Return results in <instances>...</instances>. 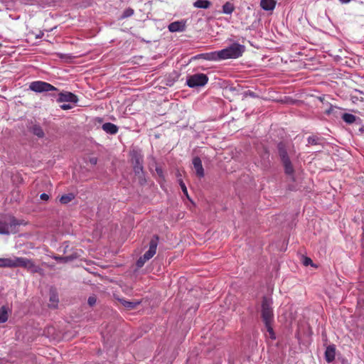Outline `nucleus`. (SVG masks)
Masks as SVG:
<instances>
[{
    "label": "nucleus",
    "instance_id": "35",
    "mask_svg": "<svg viewBox=\"0 0 364 364\" xmlns=\"http://www.w3.org/2000/svg\"><path fill=\"white\" fill-rule=\"evenodd\" d=\"M311 259L310 258H308V257H306L305 258V260H304V264L305 265H309V264L311 263Z\"/></svg>",
    "mask_w": 364,
    "mask_h": 364
},
{
    "label": "nucleus",
    "instance_id": "40",
    "mask_svg": "<svg viewBox=\"0 0 364 364\" xmlns=\"http://www.w3.org/2000/svg\"><path fill=\"white\" fill-rule=\"evenodd\" d=\"M363 133L364 134V132Z\"/></svg>",
    "mask_w": 364,
    "mask_h": 364
},
{
    "label": "nucleus",
    "instance_id": "31",
    "mask_svg": "<svg viewBox=\"0 0 364 364\" xmlns=\"http://www.w3.org/2000/svg\"><path fill=\"white\" fill-rule=\"evenodd\" d=\"M60 108L63 110H67L73 108V106L70 104H63L60 105Z\"/></svg>",
    "mask_w": 364,
    "mask_h": 364
},
{
    "label": "nucleus",
    "instance_id": "26",
    "mask_svg": "<svg viewBox=\"0 0 364 364\" xmlns=\"http://www.w3.org/2000/svg\"><path fill=\"white\" fill-rule=\"evenodd\" d=\"M32 132L39 138L44 136V132L39 125H33L32 127Z\"/></svg>",
    "mask_w": 364,
    "mask_h": 364
},
{
    "label": "nucleus",
    "instance_id": "19",
    "mask_svg": "<svg viewBox=\"0 0 364 364\" xmlns=\"http://www.w3.org/2000/svg\"><path fill=\"white\" fill-rule=\"evenodd\" d=\"M211 5V2L208 0H196L193 3V6L198 9H208Z\"/></svg>",
    "mask_w": 364,
    "mask_h": 364
},
{
    "label": "nucleus",
    "instance_id": "27",
    "mask_svg": "<svg viewBox=\"0 0 364 364\" xmlns=\"http://www.w3.org/2000/svg\"><path fill=\"white\" fill-rule=\"evenodd\" d=\"M134 11L132 8L126 9L122 14V18H128L132 16L134 14Z\"/></svg>",
    "mask_w": 364,
    "mask_h": 364
},
{
    "label": "nucleus",
    "instance_id": "32",
    "mask_svg": "<svg viewBox=\"0 0 364 364\" xmlns=\"http://www.w3.org/2000/svg\"><path fill=\"white\" fill-rule=\"evenodd\" d=\"M55 259L56 260H60V261H62V262H67L70 260V257H55Z\"/></svg>",
    "mask_w": 364,
    "mask_h": 364
},
{
    "label": "nucleus",
    "instance_id": "39",
    "mask_svg": "<svg viewBox=\"0 0 364 364\" xmlns=\"http://www.w3.org/2000/svg\"><path fill=\"white\" fill-rule=\"evenodd\" d=\"M156 171L158 172V173H159V175H161V173H162L161 170V169H159V168H156Z\"/></svg>",
    "mask_w": 364,
    "mask_h": 364
},
{
    "label": "nucleus",
    "instance_id": "2",
    "mask_svg": "<svg viewBox=\"0 0 364 364\" xmlns=\"http://www.w3.org/2000/svg\"><path fill=\"white\" fill-rule=\"evenodd\" d=\"M272 299L264 296L262 297L260 305V316L263 323L274 321V310L272 307Z\"/></svg>",
    "mask_w": 364,
    "mask_h": 364
},
{
    "label": "nucleus",
    "instance_id": "3",
    "mask_svg": "<svg viewBox=\"0 0 364 364\" xmlns=\"http://www.w3.org/2000/svg\"><path fill=\"white\" fill-rule=\"evenodd\" d=\"M245 51V47L239 43H234L230 46L220 50L221 60L237 58Z\"/></svg>",
    "mask_w": 364,
    "mask_h": 364
},
{
    "label": "nucleus",
    "instance_id": "37",
    "mask_svg": "<svg viewBox=\"0 0 364 364\" xmlns=\"http://www.w3.org/2000/svg\"><path fill=\"white\" fill-rule=\"evenodd\" d=\"M343 4H347L350 1V0H339Z\"/></svg>",
    "mask_w": 364,
    "mask_h": 364
},
{
    "label": "nucleus",
    "instance_id": "20",
    "mask_svg": "<svg viewBox=\"0 0 364 364\" xmlns=\"http://www.w3.org/2000/svg\"><path fill=\"white\" fill-rule=\"evenodd\" d=\"M235 11V6L230 1H227L225 4L223 6V11L222 12L225 14H232V12Z\"/></svg>",
    "mask_w": 364,
    "mask_h": 364
},
{
    "label": "nucleus",
    "instance_id": "29",
    "mask_svg": "<svg viewBox=\"0 0 364 364\" xmlns=\"http://www.w3.org/2000/svg\"><path fill=\"white\" fill-rule=\"evenodd\" d=\"M179 184H180V186L182 189V191L183 193L188 197V191H187V188H186V186L185 185V183L181 181L180 180L179 181Z\"/></svg>",
    "mask_w": 364,
    "mask_h": 364
},
{
    "label": "nucleus",
    "instance_id": "18",
    "mask_svg": "<svg viewBox=\"0 0 364 364\" xmlns=\"http://www.w3.org/2000/svg\"><path fill=\"white\" fill-rule=\"evenodd\" d=\"M342 119L347 124H351L356 122L357 119H359L355 115L350 114V113H344L342 117Z\"/></svg>",
    "mask_w": 364,
    "mask_h": 364
},
{
    "label": "nucleus",
    "instance_id": "4",
    "mask_svg": "<svg viewBox=\"0 0 364 364\" xmlns=\"http://www.w3.org/2000/svg\"><path fill=\"white\" fill-rule=\"evenodd\" d=\"M158 236H154L149 242V250L136 261V266L139 268L142 267L144 264L152 258L156 252L158 245Z\"/></svg>",
    "mask_w": 364,
    "mask_h": 364
},
{
    "label": "nucleus",
    "instance_id": "6",
    "mask_svg": "<svg viewBox=\"0 0 364 364\" xmlns=\"http://www.w3.org/2000/svg\"><path fill=\"white\" fill-rule=\"evenodd\" d=\"M29 89L38 93L58 90V89L51 84L41 80L31 82L29 85Z\"/></svg>",
    "mask_w": 364,
    "mask_h": 364
},
{
    "label": "nucleus",
    "instance_id": "24",
    "mask_svg": "<svg viewBox=\"0 0 364 364\" xmlns=\"http://www.w3.org/2000/svg\"><path fill=\"white\" fill-rule=\"evenodd\" d=\"M75 198V196L73 193H68L63 195L60 198V202L62 204H67L72 201Z\"/></svg>",
    "mask_w": 364,
    "mask_h": 364
},
{
    "label": "nucleus",
    "instance_id": "16",
    "mask_svg": "<svg viewBox=\"0 0 364 364\" xmlns=\"http://www.w3.org/2000/svg\"><path fill=\"white\" fill-rule=\"evenodd\" d=\"M260 6L264 11H273L276 6V1L274 0H261Z\"/></svg>",
    "mask_w": 364,
    "mask_h": 364
},
{
    "label": "nucleus",
    "instance_id": "15",
    "mask_svg": "<svg viewBox=\"0 0 364 364\" xmlns=\"http://www.w3.org/2000/svg\"><path fill=\"white\" fill-rule=\"evenodd\" d=\"M102 129L109 134H116L118 132L119 128L114 124L111 122H106L102 124Z\"/></svg>",
    "mask_w": 364,
    "mask_h": 364
},
{
    "label": "nucleus",
    "instance_id": "38",
    "mask_svg": "<svg viewBox=\"0 0 364 364\" xmlns=\"http://www.w3.org/2000/svg\"><path fill=\"white\" fill-rule=\"evenodd\" d=\"M359 131L360 132H364V126L361 127L360 129H359Z\"/></svg>",
    "mask_w": 364,
    "mask_h": 364
},
{
    "label": "nucleus",
    "instance_id": "1",
    "mask_svg": "<svg viewBox=\"0 0 364 364\" xmlns=\"http://www.w3.org/2000/svg\"><path fill=\"white\" fill-rule=\"evenodd\" d=\"M23 267L32 273L38 272L39 267L30 259L26 257H13L0 258V268Z\"/></svg>",
    "mask_w": 364,
    "mask_h": 364
},
{
    "label": "nucleus",
    "instance_id": "23",
    "mask_svg": "<svg viewBox=\"0 0 364 364\" xmlns=\"http://www.w3.org/2000/svg\"><path fill=\"white\" fill-rule=\"evenodd\" d=\"M279 155L281 158L282 161H284L285 159H289L287 152L282 144H279L278 146Z\"/></svg>",
    "mask_w": 364,
    "mask_h": 364
},
{
    "label": "nucleus",
    "instance_id": "33",
    "mask_svg": "<svg viewBox=\"0 0 364 364\" xmlns=\"http://www.w3.org/2000/svg\"><path fill=\"white\" fill-rule=\"evenodd\" d=\"M40 198L43 200H48L49 199V196L47 193H41L40 196Z\"/></svg>",
    "mask_w": 364,
    "mask_h": 364
},
{
    "label": "nucleus",
    "instance_id": "25",
    "mask_svg": "<svg viewBox=\"0 0 364 364\" xmlns=\"http://www.w3.org/2000/svg\"><path fill=\"white\" fill-rule=\"evenodd\" d=\"M121 302L123 306L128 309H134L136 307L137 305L139 304V301H129L124 299L121 300Z\"/></svg>",
    "mask_w": 364,
    "mask_h": 364
},
{
    "label": "nucleus",
    "instance_id": "8",
    "mask_svg": "<svg viewBox=\"0 0 364 364\" xmlns=\"http://www.w3.org/2000/svg\"><path fill=\"white\" fill-rule=\"evenodd\" d=\"M18 225V223L14 219H12L10 223L0 221V234L9 235L14 232V229Z\"/></svg>",
    "mask_w": 364,
    "mask_h": 364
},
{
    "label": "nucleus",
    "instance_id": "21",
    "mask_svg": "<svg viewBox=\"0 0 364 364\" xmlns=\"http://www.w3.org/2000/svg\"><path fill=\"white\" fill-rule=\"evenodd\" d=\"M282 164L284 167L285 173L287 175H292L294 173V168L292 166L290 159H286L284 161H282Z\"/></svg>",
    "mask_w": 364,
    "mask_h": 364
},
{
    "label": "nucleus",
    "instance_id": "14",
    "mask_svg": "<svg viewBox=\"0 0 364 364\" xmlns=\"http://www.w3.org/2000/svg\"><path fill=\"white\" fill-rule=\"evenodd\" d=\"M185 23L183 21H174L168 25V30L171 32H179L183 31L185 29Z\"/></svg>",
    "mask_w": 364,
    "mask_h": 364
},
{
    "label": "nucleus",
    "instance_id": "22",
    "mask_svg": "<svg viewBox=\"0 0 364 364\" xmlns=\"http://www.w3.org/2000/svg\"><path fill=\"white\" fill-rule=\"evenodd\" d=\"M273 323H274V321H269L268 323H264V326H265L267 331L269 334V337L272 340H275L276 335H275L273 328H272Z\"/></svg>",
    "mask_w": 364,
    "mask_h": 364
},
{
    "label": "nucleus",
    "instance_id": "9",
    "mask_svg": "<svg viewBox=\"0 0 364 364\" xmlns=\"http://www.w3.org/2000/svg\"><path fill=\"white\" fill-rule=\"evenodd\" d=\"M58 102H72L77 103L78 101L77 97L70 92H62L58 94L57 99Z\"/></svg>",
    "mask_w": 364,
    "mask_h": 364
},
{
    "label": "nucleus",
    "instance_id": "36",
    "mask_svg": "<svg viewBox=\"0 0 364 364\" xmlns=\"http://www.w3.org/2000/svg\"><path fill=\"white\" fill-rule=\"evenodd\" d=\"M43 32H41L38 35H37L36 38H42L43 36Z\"/></svg>",
    "mask_w": 364,
    "mask_h": 364
},
{
    "label": "nucleus",
    "instance_id": "34",
    "mask_svg": "<svg viewBox=\"0 0 364 364\" xmlns=\"http://www.w3.org/2000/svg\"><path fill=\"white\" fill-rule=\"evenodd\" d=\"M90 162L92 165H95L97 162V159L96 157H92L90 159Z\"/></svg>",
    "mask_w": 364,
    "mask_h": 364
},
{
    "label": "nucleus",
    "instance_id": "11",
    "mask_svg": "<svg viewBox=\"0 0 364 364\" xmlns=\"http://www.w3.org/2000/svg\"><path fill=\"white\" fill-rule=\"evenodd\" d=\"M193 166L197 176L203 178L204 176V169L202 161L198 156H196L193 159Z\"/></svg>",
    "mask_w": 364,
    "mask_h": 364
},
{
    "label": "nucleus",
    "instance_id": "30",
    "mask_svg": "<svg viewBox=\"0 0 364 364\" xmlns=\"http://www.w3.org/2000/svg\"><path fill=\"white\" fill-rule=\"evenodd\" d=\"M87 302L90 306H93L96 303V298L95 296H90Z\"/></svg>",
    "mask_w": 364,
    "mask_h": 364
},
{
    "label": "nucleus",
    "instance_id": "10",
    "mask_svg": "<svg viewBox=\"0 0 364 364\" xmlns=\"http://www.w3.org/2000/svg\"><path fill=\"white\" fill-rule=\"evenodd\" d=\"M196 58H203L206 60L213 61H218L221 60L220 50L199 54L196 57Z\"/></svg>",
    "mask_w": 364,
    "mask_h": 364
},
{
    "label": "nucleus",
    "instance_id": "5",
    "mask_svg": "<svg viewBox=\"0 0 364 364\" xmlns=\"http://www.w3.org/2000/svg\"><path fill=\"white\" fill-rule=\"evenodd\" d=\"M208 81V76L204 73H196L189 76L186 80V84L189 87L195 88L203 87Z\"/></svg>",
    "mask_w": 364,
    "mask_h": 364
},
{
    "label": "nucleus",
    "instance_id": "28",
    "mask_svg": "<svg viewBox=\"0 0 364 364\" xmlns=\"http://www.w3.org/2000/svg\"><path fill=\"white\" fill-rule=\"evenodd\" d=\"M318 138L315 136H310L308 137L307 141L309 144H318Z\"/></svg>",
    "mask_w": 364,
    "mask_h": 364
},
{
    "label": "nucleus",
    "instance_id": "7",
    "mask_svg": "<svg viewBox=\"0 0 364 364\" xmlns=\"http://www.w3.org/2000/svg\"><path fill=\"white\" fill-rule=\"evenodd\" d=\"M132 161L133 164L134 171L136 174L143 173V156L136 151L132 153Z\"/></svg>",
    "mask_w": 364,
    "mask_h": 364
},
{
    "label": "nucleus",
    "instance_id": "12",
    "mask_svg": "<svg viewBox=\"0 0 364 364\" xmlns=\"http://www.w3.org/2000/svg\"><path fill=\"white\" fill-rule=\"evenodd\" d=\"M58 302V294L55 289L51 288L49 292V307L53 309L57 308Z\"/></svg>",
    "mask_w": 364,
    "mask_h": 364
},
{
    "label": "nucleus",
    "instance_id": "13",
    "mask_svg": "<svg viewBox=\"0 0 364 364\" xmlns=\"http://www.w3.org/2000/svg\"><path fill=\"white\" fill-rule=\"evenodd\" d=\"M336 357V346L334 344L329 345L325 350V359L327 363H330L335 360Z\"/></svg>",
    "mask_w": 364,
    "mask_h": 364
},
{
    "label": "nucleus",
    "instance_id": "17",
    "mask_svg": "<svg viewBox=\"0 0 364 364\" xmlns=\"http://www.w3.org/2000/svg\"><path fill=\"white\" fill-rule=\"evenodd\" d=\"M9 308L6 306L0 307V323H5L8 320Z\"/></svg>",
    "mask_w": 364,
    "mask_h": 364
}]
</instances>
